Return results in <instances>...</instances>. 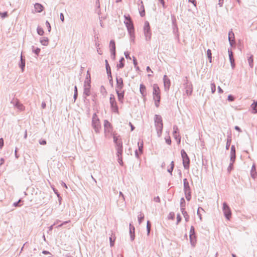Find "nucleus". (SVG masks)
I'll list each match as a JSON object with an SVG mask.
<instances>
[{"mask_svg": "<svg viewBox=\"0 0 257 257\" xmlns=\"http://www.w3.org/2000/svg\"><path fill=\"white\" fill-rule=\"evenodd\" d=\"M124 18L125 19L124 23L126 27L127 30L131 37H132L133 35H134V27L133 21L129 15H124Z\"/></svg>", "mask_w": 257, "mask_h": 257, "instance_id": "f257e3e1", "label": "nucleus"}, {"mask_svg": "<svg viewBox=\"0 0 257 257\" xmlns=\"http://www.w3.org/2000/svg\"><path fill=\"white\" fill-rule=\"evenodd\" d=\"M153 94L155 105L158 107L159 106L161 97L159 87L157 84H154L153 85Z\"/></svg>", "mask_w": 257, "mask_h": 257, "instance_id": "f03ea898", "label": "nucleus"}, {"mask_svg": "<svg viewBox=\"0 0 257 257\" xmlns=\"http://www.w3.org/2000/svg\"><path fill=\"white\" fill-rule=\"evenodd\" d=\"M92 126L96 133H99V130L101 127L100 123L97 115L95 113L93 114L92 119Z\"/></svg>", "mask_w": 257, "mask_h": 257, "instance_id": "7ed1b4c3", "label": "nucleus"}, {"mask_svg": "<svg viewBox=\"0 0 257 257\" xmlns=\"http://www.w3.org/2000/svg\"><path fill=\"white\" fill-rule=\"evenodd\" d=\"M144 32L146 38V40L150 41L151 38L152 34L150 30V24L148 21H146L145 22L144 26Z\"/></svg>", "mask_w": 257, "mask_h": 257, "instance_id": "20e7f679", "label": "nucleus"}, {"mask_svg": "<svg viewBox=\"0 0 257 257\" xmlns=\"http://www.w3.org/2000/svg\"><path fill=\"white\" fill-rule=\"evenodd\" d=\"M109 102L110 107L114 112L117 113L118 112V108L115 100V96L113 94L110 95Z\"/></svg>", "mask_w": 257, "mask_h": 257, "instance_id": "39448f33", "label": "nucleus"}, {"mask_svg": "<svg viewBox=\"0 0 257 257\" xmlns=\"http://www.w3.org/2000/svg\"><path fill=\"white\" fill-rule=\"evenodd\" d=\"M223 212L224 216L227 220H229L231 216L230 208L226 202L223 203Z\"/></svg>", "mask_w": 257, "mask_h": 257, "instance_id": "423d86ee", "label": "nucleus"}, {"mask_svg": "<svg viewBox=\"0 0 257 257\" xmlns=\"http://www.w3.org/2000/svg\"><path fill=\"white\" fill-rule=\"evenodd\" d=\"M184 85L185 86V93L187 95H191L193 90V86L191 83L189 82L188 81L186 80Z\"/></svg>", "mask_w": 257, "mask_h": 257, "instance_id": "0eeeda50", "label": "nucleus"}, {"mask_svg": "<svg viewBox=\"0 0 257 257\" xmlns=\"http://www.w3.org/2000/svg\"><path fill=\"white\" fill-rule=\"evenodd\" d=\"M163 82L165 91H168L170 89L171 82L170 79L166 75L163 77Z\"/></svg>", "mask_w": 257, "mask_h": 257, "instance_id": "6e6552de", "label": "nucleus"}, {"mask_svg": "<svg viewBox=\"0 0 257 257\" xmlns=\"http://www.w3.org/2000/svg\"><path fill=\"white\" fill-rule=\"evenodd\" d=\"M90 83H88L87 82H84V83L83 95H85L86 96H88L90 94Z\"/></svg>", "mask_w": 257, "mask_h": 257, "instance_id": "1a4fd4ad", "label": "nucleus"}, {"mask_svg": "<svg viewBox=\"0 0 257 257\" xmlns=\"http://www.w3.org/2000/svg\"><path fill=\"white\" fill-rule=\"evenodd\" d=\"M116 85L115 90H122L124 86L122 79L121 77L116 76Z\"/></svg>", "mask_w": 257, "mask_h": 257, "instance_id": "9d476101", "label": "nucleus"}, {"mask_svg": "<svg viewBox=\"0 0 257 257\" xmlns=\"http://www.w3.org/2000/svg\"><path fill=\"white\" fill-rule=\"evenodd\" d=\"M173 135L174 138L178 141V143H180L181 137L179 135V130L177 125H174L173 126Z\"/></svg>", "mask_w": 257, "mask_h": 257, "instance_id": "9b49d317", "label": "nucleus"}, {"mask_svg": "<svg viewBox=\"0 0 257 257\" xmlns=\"http://www.w3.org/2000/svg\"><path fill=\"white\" fill-rule=\"evenodd\" d=\"M115 144V149L116 150L117 154L119 155L120 153H123V146H122V140L120 141H118L114 143Z\"/></svg>", "mask_w": 257, "mask_h": 257, "instance_id": "f8f14e48", "label": "nucleus"}, {"mask_svg": "<svg viewBox=\"0 0 257 257\" xmlns=\"http://www.w3.org/2000/svg\"><path fill=\"white\" fill-rule=\"evenodd\" d=\"M121 90H115L116 93L117 95L118 100L120 103H123V99L124 96V91H121Z\"/></svg>", "mask_w": 257, "mask_h": 257, "instance_id": "ddd939ff", "label": "nucleus"}, {"mask_svg": "<svg viewBox=\"0 0 257 257\" xmlns=\"http://www.w3.org/2000/svg\"><path fill=\"white\" fill-rule=\"evenodd\" d=\"M228 41L230 46L232 47L235 44L234 35L232 30L228 33Z\"/></svg>", "mask_w": 257, "mask_h": 257, "instance_id": "4468645a", "label": "nucleus"}, {"mask_svg": "<svg viewBox=\"0 0 257 257\" xmlns=\"http://www.w3.org/2000/svg\"><path fill=\"white\" fill-rule=\"evenodd\" d=\"M184 191L185 193L190 192L191 189L189 182L186 178L183 179Z\"/></svg>", "mask_w": 257, "mask_h": 257, "instance_id": "2eb2a0df", "label": "nucleus"}, {"mask_svg": "<svg viewBox=\"0 0 257 257\" xmlns=\"http://www.w3.org/2000/svg\"><path fill=\"white\" fill-rule=\"evenodd\" d=\"M228 55H229V61L231 64V66L232 68H234L235 66V63H234V59L233 58V52H232L231 50L230 49H228Z\"/></svg>", "mask_w": 257, "mask_h": 257, "instance_id": "dca6fc26", "label": "nucleus"}, {"mask_svg": "<svg viewBox=\"0 0 257 257\" xmlns=\"http://www.w3.org/2000/svg\"><path fill=\"white\" fill-rule=\"evenodd\" d=\"M156 128L157 135L159 137H160L162 135L163 124V123H160L158 124H155Z\"/></svg>", "mask_w": 257, "mask_h": 257, "instance_id": "f3484780", "label": "nucleus"}, {"mask_svg": "<svg viewBox=\"0 0 257 257\" xmlns=\"http://www.w3.org/2000/svg\"><path fill=\"white\" fill-rule=\"evenodd\" d=\"M236 158L235 148L234 145L231 147L230 150V162H234Z\"/></svg>", "mask_w": 257, "mask_h": 257, "instance_id": "a211bd4d", "label": "nucleus"}, {"mask_svg": "<svg viewBox=\"0 0 257 257\" xmlns=\"http://www.w3.org/2000/svg\"><path fill=\"white\" fill-rule=\"evenodd\" d=\"M135 227L132 225L131 223L130 224V235L131 240L133 241L135 238Z\"/></svg>", "mask_w": 257, "mask_h": 257, "instance_id": "6ab92c4d", "label": "nucleus"}, {"mask_svg": "<svg viewBox=\"0 0 257 257\" xmlns=\"http://www.w3.org/2000/svg\"><path fill=\"white\" fill-rule=\"evenodd\" d=\"M183 165L185 169H189L190 165V159L189 157L183 159Z\"/></svg>", "mask_w": 257, "mask_h": 257, "instance_id": "aec40b11", "label": "nucleus"}, {"mask_svg": "<svg viewBox=\"0 0 257 257\" xmlns=\"http://www.w3.org/2000/svg\"><path fill=\"white\" fill-rule=\"evenodd\" d=\"M140 91L143 97H145L146 96V88L143 84H140Z\"/></svg>", "mask_w": 257, "mask_h": 257, "instance_id": "412c9836", "label": "nucleus"}, {"mask_svg": "<svg viewBox=\"0 0 257 257\" xmlns=\"http://www.w3.org/2000/svg\"><path fill=\"white\" fill-rule=\"evenodd\" d=\"M250 175L253 179H255L257 177V172L255 169V165L253 164L250 171Z\"/></svg>", "mask_w": 257, "mask_h": 257, "instance_id": "4be33fe9", "label": "nucleus"}, {"mask_svg": "<svg viewBox=\"0 0 257 257\" xmlns=\"http://www.w3.org/2000/svg\"><path fill=\"white\" fill-rule=\"evenodd\" d=\"M19 67L21 68L22 72H23L25 67V59L23 57L22 54L21 56V60L20 62L19 63Z\"/></svg>", "mask_w": 257, "mask_h": 257, "instance_id": "5701e85b", "label": "nucleus"}, {"mask_svg": "<svg viewBox=\"0 0 257 257\" xmlns=\"http://www.w3.org/2000/svg\"><path fill=\"white\" fill-rule=\"evenodd\" d=\"M40 43L43 46H47L49 43V39L47 37H42L40 39Z\"/></svg>", "mask_w": 257, "mask_h": 257, "instance_id": "b1692460", "label": "nucleus"}, {"mask_svg": "<svg viewBox=\"0 0 257 257\" xmlns=\"http://www.w3.org/2000/svg\"><path fill=\"white\" fill-rule=\"evenodd\" d=\"M35 10L37 11L38 13H41L43 11V6L39 4V3H36L34 6Z\"/></svg>", "mask_w": 257, "mask_h": 257, "instance_id": "393cba45", "label": "nucleus"}, {"mask_svg": "<svg viewBox=\"0 0 257 257\" xmlns=\"http://www.w3.org/2000/svg\"><path fill=\"white\" fill-rule=\"evenodd\" d=\"M173 33L175 35L177 39H179V34H178V28L176 24H173Z\"/></svg>", "mask_w": 257, "mask_h": 257, "instance_id": "a878e982", "label": "nucleus"}, {"mask_svg": "<svg viewBox=\"0 0 257 257\" xmlns=\"http://www.w3.org/2000/svg\"><path fill=\"white\" fill-rule=\"evenodd\" d=\"M154 120H155V124L163 123L162 117L159 115L156 114L155 115Z\"/></svg>", "mask_w": 257, "mask_h": 257, "instance_id": "bb28decb", "label": "nucleus"}, {"mask_svg": "<svg viewBox=\"0 0 257 257\" xmlns=\"http://www.w3.org/2000/svg\"><path fill=\"white\" fill-rule=\"evenodd\" d=\"M181 211L183 215L184 216L185 221L188 222L189 220V216L188 215L187 212L185 211V209H182Z\"/></svg>", "mask_w": 257, "mask_h": 257, "instance_id": "cd10ccee", "label": "nucleus"}, {"mask_svg": "<svg viewBox=\"0 0 257 257\" xmlns=\"http://www.w3.org/2000/svg\"><path fill=\"white\" fill-rule=\"evenodd\" d=\"M110 51H115V44L113 40H111L109 43Z\"/></svg>", "mask_w": 257, "mask_h": 257, "instance_id": "c85d7f7f", "label": "nucleus"}, {"mask_svg": "<svg viewBox=\"0 0 257 257\" xmlns=\"http://www.w3.org/2000/svg\"><path fill=\"white\" fill-rule=\"evenodd\" d=\"M248 63L249 64V67L251 68H252L253 67V55H250L249 57L247 58Z\"/></svg>", "mask_w": 257, "mask_h": 257, "instance_id": "c756f323", "label": "nucleus"}, {"mask_svg": "<svg viewBox=\"0 0 257 257\" xmlns=\"http://www.w3.org/2000/svg\"><path fill=\"white\" fill-rule=\"evenodd\" d=\"M124 58L123 57H121L119 61V64L117 65V68H122L124 66Z\"/></svg>", "mask_w": 257, "mask_h": 257, "instance_id": "7c9ffc66", "label": "nucleus"}, {"mask_svg": "<svg viewBox=\"0 0 257 257\" xmlns=\"http://www.w3.org/2000/svg\"><path fill=\"white\" fill-rule=\"evenodd\" d=\"M105 67H106L107 74H109L110 76L111 69H110V67L109 66L108 62L107 60H105Z\"/></svg>", "mask_w": 257, "mask_h": 257, "instance_id": "2f4dec72", "label": "nucleus"}, {"mask_svg": "<svg viewBox=\"0 0 257 257\" xmlns=\"http://www.w3.org/2000/svg\"><path fill=\"white\" fill-rule=\"evenodd\" d=\"M138 146L139 148V151L140 152L141 154L143 153V141L142 140L141 142H139L138 143Z\"/></svg>", "mask_w": 257, "mask_h": 257, "instance_id": "473e14b6", "label": "nucleus"}, {"mask_svg": "<svg viewBox=\"0 0 257 257\" xmlns=\"http://www.w3.org/2000/svg\"><path fill=\"white\" fill-rule=\"evenodd\" d=\"M122 153H120V155L119 154L116 153V156L118 158V159H117L118 162L121 166H123V161H122Z\"/></svg>", "mask_w": 257, "mask_h": 257, "instance_id": "72a5a7b5", "label": "nucleus"}, {"mask_svg": "<svg viewBox=\"0 0 257 257\" xmlns=\"http://www.w3.org/2000/svg\"><path fill=\"white\" fill-rule=\"evenodd\" d=\"M231 142V137L230 136H228L227 139L226 145V150L229 149V147L230 146Z\"/></svg>", "mask_w": 257, "mask_h": 257, "instance_id": "f704fd0d", "label": "nucleus"}, {"mask_svg": "<svg viewBox=\"0 0 257 257\" xmlns=\"http://www.w3.org/2000/svg\"><path fill=\"white\" fill-rule=\"evenodd\" d=\"M138 219L139 223L140 224L144 219V215L143 213L140 212V213L138 216Z\"/></svg>", "mask_w": 257, "mask_h": 257, "instance_id": "c9c22d12", "label": "nucleus"}, {"mask_svg": "<svg viewBox=\"0 0 257 257\" xmlns=\"http://www.w3.org/2000/svg\"><path fill=\"white\" fill-rule=\"evenodd\" d=\"M195 228L193 226H191L190 230V233H189V238L190 240H191V236L192 235H195Z\"/></svg>", "mask_w": 257, "mask_h": 257, "instance_id": "e433bc0d", "label": "nucleus"}, {"mask_svg": "<svg viewBox=\"0 0 257 257\" xmlns=\"http://www.w3.org/2000/svg\"><path fill=\"white\" fill-rule=\"evenodd\" d=\"M191 240H190V243L191 244V245L193 246H194L195 245V243H196V235H192L191 236Z\"/></svg>", "mask_w": 257, "mask_h": 257, "instance_id": "4c0bfd02", "label": "nucleus"}, {"mask_svg": "<svg viewBox=\"0 0 257 257\" xmlns=\"http://www.w3.org/2000/svg\"><path fill=\"white\" fill-rule=\"evenodd\" d=\"M257 106V101H254L253 103L251 104V107L253 110V113H256L257 112V109H256V107Z\"/></svg>", "mask_w": 257, "mask_h": 257, "instance_id": "58836bf2", "label": "nucleus"}, {"mask_svg": "<svg viewBox=\"0 0 257 257\" xmlns=\"http://www.w3.org/2000/svg\"><path fill=\"white\" fill-rule=\"evenodd\" d=\"M185 199L184 198H182L180 200V208H181V210H182V209H185Z\"/></svg>", "mask_w": 257, "mask_h": 257, "instance_id": "ea45409f", "label": "nucleus"}, {"mask_svg": "<svg viewBox=\"0 0 257 257\" xmlns=\"http://www.w3.org/2000/svg\"><path fill=\"white\" fill-rule=\"evenodd\" d=\"M40 49L39 48H35L34 46H32V51L34 53L37 55H38L40 52Z\"/></svg>", "mask_w": 257, "mask_h": 257, "instance_id": "a19ab883", "label": "nucleus"}, {"mask_svg": "<svg viewBox=\"0 0 257 257\" xmlns=\"http://www.w3.org/2000/svg\"><path fill=\"white\" fill-rule=\"evenodd\" d=\"M207 55L208 58L209 59V62L211 63L212 62V56H211L212 53H211V51L210 49L207 50Z\"/></svg>", "mask_w": 257, "mask_h": 257, "instance_id": "79ce46f5", "label": "nucleus"}, {"mask_svg": "<svg viewBox=\"0 0 257 257\" xmlns=\"http://www.w3.org/2000/svg\"><path fill=\"white\" fill-rule=\"evenodd\" d=\"M84 82H87L88 83H91L90 74L89 70L87 72L86 77Z\"/></svg>", "mask_w": 257, "mask_h": 257, "instance_id": "37998d69", "label": "nucleus"}, {"mask_svg": "<svg viewBox=\"0 0 257 257\" xmlns=\"http://www.w3.org/2000/svg\"><path fill=\"white\" fill-rule=\"evenodd\" d=\"M37 33L40 36L43 35V34L44 33V31L43 29L40 27H38V28L37 29Z\"/></svg>", "mask_w": 257, "mask_h": 257, "instance_id": "c03bdc74", "label": "nucleus"}, {"mask_svg": "<svg viewBox=\"0 0 257 257\" xmlns=\"http://www.w3.org/2000/svg\"><path fill=\"white\" fill-rule=\"evenodd\" d=\"M111 126L110 123L107 120H105L104 122V127L105 130Z\"/></svg>", "mask_w": 257, "mask_h": 257, "instance_id": "a18cd8bd", "label": "nucleus"}, {"mask_svg": "<svg viewBox=\"0 0 257 257\" xmlns=\"http://www.w3.org/2000/svg\"><path fill=\"white\" fill-rule=\"evenodd\" d=\"M113 139L114 143L121 141V139L120 138V136H116L114 135L113 136Z\"/></svg>", "mask_w": 257, "mask_h": 257, "instance_id": "49530a36", "label": "nucleus"}, {"mask_svg": "<svg viewBox=\"0 0 257 257\" xmlns=\"http://www.w3.org/2000/svg\"><path fill=\"white\" fill-rule=\"evenodd\" d=\"M185 195L187 200L190 201L191 198V192L185 193Z\"/></svg>", "mask_w": 257, "mask_h": 257, "instance_id": "de8ad7c7", "label": "nucleus"}, {"mask_svg": "<svg viewBox=\"0 0 257 257\" xmlns=\"http://www.w3.org/2000/svg\"><path fill=\"white\" fill-rule=\"evenodd\" d=\"M115 241V237H113L112 236L109 237V241H110V246H113L114 245Z\"/></svg>", "mask_w": 257, "mask_h": 257, "instance_id": "09e8293b", "label": "nucleus"}, {"mask_svg": "<svg viewBox=\"0 0 257 257\" xmlns=\"http://www.w3.org/2000/svg\"><path fill=\"white\" fill-rule=\"evenodd\" d=\"M210 85H211L210 86H211V92L212 93H214L216 90L215 84L214 83H211Z\"/></svg>", "mask_w": 257, "mask_h": 257, "instance_id": "8fccbe9b", "label": "nucleus"}, {"mask_svg": "<svg viewBox=\"0 0 257 257\" xmlns=\"http://www.w3.org/2000/svg\"><path fill=\"white\" fill-rule=\"evenodd\" d=\"M181 157L182 158V159H184V158H185L186 157H188V155L186 153V152L184 150H182L181 151Z\"/></svg>", "mask_w": 257, "mask_h": 257, "instance_id": "3c124183", "label": "nucleus"}, {"mask_svg": "<svg viewBox=\"0 0 257 257\" xmlns=\"http://www.w3.org/2000/svg\"><path fill=\"white\" fill-rule=\"evenodd\" d=\"M141 8H142L143 10L140 12V14L141 17H144L145 15V12L144 7L143 5L141 6Z\"/></svg>", "mask_w": 257, "mask_h": 257, "instance_id": "603ef678", "label": "nucleus"}, {"mask_svg": "<svg viewBox=\"0 0 257 257\" xmlns=\"http://www.w3.org/2000/svg\"><path fill=\"white\" fill-rule=\"evenodd\" d=\"M108 78L109 79V83L111 84V86H113V80H112V77L111 76V73H110V76L109 74H107Z\"/></svg>", "mask_w": 257, "mask_h": 257, "instance_id": "864d4df0", "label": "nucleus"}, {"mask_svg": "<svg viewBox=\"0 0 257 257\" xmlns=\"http://www.w3.org/2000/svg\"><path fill=\"white\" fill-rule=\"evenodd\" d=\"M46 26L48 29V32H50L51 30V27L50 23L48 21L46 22Z\"/></svg>", "mask_w": 257, "mask_h": 257, "instance_id": "5fc2aeb1", "label": "nucleus"}, {"mask_svg": "<svg viewBox=\"0 0 257 257\" xmlns=\"http://www.w3.org/2000/svg\"><path fill=\"white\" fill-rule=\"evenodd\" d=\"M22 202V200L21 199H20L17 202H16L15 203H14L13 204V205L15 206V207H19V206H21V205L20 204V203Z\"/></svg>", "mask_w": 257, "mask_h": 257, "instance_id": "6e6d98bb", "label": "nucleus"}, {"mask_svg": "<svg viewBox=\"0 0 257 257\" xmlns=\"http://www.w3.org/2000/svg\"><path fill=\"white\" fill-rule=\"evenodd\" d=\"M234 162H230L229 166L228 167L227 170L230 172L233 169V164Z\"/></svg>", "mask_w": 257, "mask_h": 257, "instance_id": "4d7b16f0", "label": "nucleus"}, {"mask_svg": "<svg viewBox=\"0 0 257 257\" xmlns=\"http://www.w3.org/2000/svg\"><path fill=\"white\" fill-rule=\"evenodd\" d=\"M16 107L18 108L20 110H22L23 106L22 104L20 103L19 101H18V104L15 106Z\"/></svg>", "mask_w": 257, "mask_h": 257, "instance_id": "13d9d810", "label": "nucleus"}, {"mask_svg": "<svg viewBox=\"0 0 257 257\" xmlns=\"http://www.w3.org/2000/svg\"><path fill=\"white\" fill-rule=\"evenodd\" d=\"M234 97L232 95H229L227 97V100L229 101H233L234 100Z\"/></svg>", "mask_w": 257, "mask_h": 257, "instance_id": "bf43d9fd", "label": "nucleus"}, {"mask_svg": "<svg viewBox=\"0 0 257 257\" xmlns=\"http://www.w3.org/2000/svg\"><path fill=\"white\" fill-rule=\"evenodd\" d=\"M0 16L2 18H5L8 16V13L7 12L0 13Z\"/></svg>", "mask_w": 257, "mask_h": 257, "instance_id": "052dcab7", "label": "nucleus"}, {"mask_svg": "<svg viewBox=\"0 0 257 257\" xmlns=\"http://www.w3.org/2000/svg\"><path fill=\"white\" fill-rule=\"evenodd\" d=\"M165 141L167 144L170 145L171 144V140L170 137H168L167 138H165Z\"/></svg>", "mask_w": 257, "mask_h": 257, "instance_id": "680f3d73", "label": "nucleus"}, {"mask_svg": "<svg viewBox=\"0 0 257 257\" xmlns=\"http://www.w3.org/2000/svg\"><path fill=\"white\" fill-rule=\"evenodd\" d=\"M111 53V57L112 60H114L115 58V54H116V51H110Z\"/></svg>", "mask_w": 257, "mask_h": 257, "instance_id": "e2e57ef3", "label": "nucleus"}, {"mask_svg": "<svg viewBox=\"0 0 257 257\" xmlns=\"http://www.w3.org/2000/svg\"><path fill=\"white\" fill-rule=\"evenodd\" d=\"M200 209H201L202 210H203V209L202 208L199 207L198 209L197 212V214L199 217L200 219L201 220L202 219L201 215L200 213L199 212V210Z\"/></svg>", "mask_w": 257, "mask_h": 257, "instance_id": "0e129e2a", "label": "nucleus"}, {"mask_svg": "<svg viewBox=\"0 0 257 257\" xmlns=\"http://www.w3.org/2000/svg\"><path fill=\"white\" fill-rule=\"evenodd\" d=\"M18 100L17 99H13L11 101V103L15 107L18 104Z\"/></svg>", "mask_w": 257, "mask_h": 257, "instance_id": "69168bd1", "label": "nucleus"}, {"mask_svg": "<svg viewBox=\"0 0 257 257\" xmlns=\"http://www.w3.org/2000/svg\"><path fill=\"white\" fill-rule=\"evenodd\" d=\"M124 54L125 57L127 59H131V57L130 56V54L128 52H124Z\"/></svg>", "mask_w": 257, "mask_h": 257, "instance_id": "338daca9", "label": "nucleus"}, {"mask_svg": "<svg viewBox=\"0 0 257 257\" xmlns=\"http://www.w3.org/2000/svg\"><path fill=\"white\" fill-rule=\"evenodd\" d=\"M181 220V216L180 214L177 215V224H178Z\"/></svg>", "mask_w": 257, "mask_h": 257, "instance_id": "774afa93", "label": "nucleus"}]
</instances>
